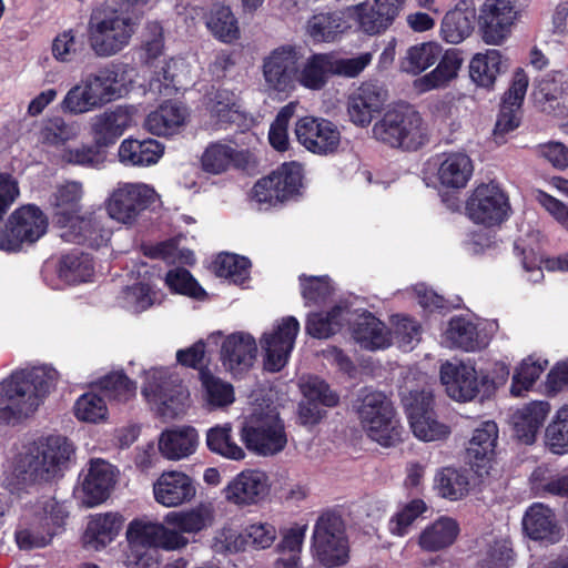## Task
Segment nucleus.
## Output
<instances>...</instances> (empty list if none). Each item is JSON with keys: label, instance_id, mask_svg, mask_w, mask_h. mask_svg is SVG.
Masks as SVG:
<instances>
[{"label": "nucleus", "instance_id": "24", "mask_svg": "<svg viewBox=\"0 0 568 568\" xmlns=\"http://www.w3.org/2000/svg\"><path fill=\"white\" fill-rule=\"evenodd\" d=\"M387 100V91L377 82L362 83L348 98L347 112L351 121L359 126L372 122Z\"/></svg>", "mask_w": 568, "mask_h": 568}, {"label": "nucleus", "instance_id": "1", "mask_svg": "<svg viewBox=\"0 0 568 568\" xmlns=\"http://www.w3.org/2000/svg\"><path fill=\"white\" fill-rule=\"evenodd\" d=\"M59 373L42 365L13 372L0 382V423L17 424L37 412Z\"/></svg>", "mask_w": 568, "mask_h": 568}, {"label": "nucleus", "instance_id": "26", "mask_svg": "<svg viewBox=\"0 0 568 568\" xmlns=\"http://www.w3.org/2000/svg\"><path fill=\"white\" fill-rule=\"evenodd\" d=\"M155 500L165 507H178L190 503L196 495L191 477L182 471H164L153 484Z\"/></svg>", "mask_w": 568, "mask_h": 568}, {"label": "nucleus", "instance_id": "56", "mask_svg": "<svg viewBox=\"0 0 568 568\" xmlns=\"http://www.w3.org/2000/svg\"><path fill=\"white\" fill-rule=\"evenodd\" d=\"M84 50V41L74 29L64 30L55 36L51 51L59 62L69 63L77 59Z\"/></svg>", "mask_w": 568, "mask_h": 568}, {"label": "nucleus", "instance_id": "47", "mask_svg": "<svg viewBox=\"0 0 568 568\" xmlns=\"http://www.w3.org/2000/svg\"><path fill=\"white\" fill-rule=\"evenodd\" d=\"M268 184L275 189L284 201L297 193L302 185V168L297 163H284L268 176L260 180V186Z\"/></svg>", "mask_w": 568, "mask_h": 568}, {"label": "nucleus", "instance_id": "57", "mask_svg": "<svg viewBox=\"0 0 568 568\" xmlns=\"http://www.w3.org/2000/svg\"><path fill=\"white\" fill-rule=\"evenodd\" d=\"M75 226H78L79 233H67L64 235L65 242L99 248L109 240L108 232L93 219L83 217L78 220Z\"/></svg>", "mask_w": 568, "mask_h": 568}, {"label": "nucleus", "instance_id": "45", "mask_svg": "<svg viewBox=\"0 0 568 568\" xmlns=\"http://www.w3.org/2000/svg\"><path fill=\"white\" fill-rule=\"evenodd\" d=\"M202 398L209 409L224 408L235 400L232 384L213 375L209 369H200Z\"/></svg>", "mask_w": 568, "mask_h": 568}, {"label": "nucleus", "instance_id": "55", "mask_svg": "<svg viewBox=\"0 0 568 568\" xmlns=\"http://www.w3.org/2000/svg\"><path fill=\"white\" fill-rule=\"evenodd\" d=\"M206 445L209 449L229 459L240 460L245 456L244 450L231 439V425L215 426L207 430Z\"/></svg>", "mask_w": 568, "mask_h": 568}, {"label": "nucleus", "instance_id": "51", "mask_svg": "<svg viewBox=\"0 0 568 568\" xmlns=\"http://www.w3.org/2000/svg\"><path fill=\"white\" fill-rule=\"evenodd\" d=\"M94 272L92 258L84 253H70L61 257L59 277L68 284L90 281Z\"/></svg>", "mask_w": 568, "mask_h": 568}, {"label": "nucleus", "instance_id": "46", "mask_svg": "<svg viewBox=\"0 0 568 568\" xmlns=\"http://www.w3.org/2000/svg\"><path fill=\"white\" fill-rule=\"evenodd\" d=\"M306 530V525H294L282 531V539L276 546L281 555L276 568H301L300 555Z\"/></svg>", "mask_w": 568, "mask_h": 568}, {"label": "nucleus", "instance_id": "10", "mask_svg": "<svg viewBox=\"0 0 568 568\" xmlns=\"http://www.w3.org/2000/svg\"><path fill=\"white\" fill-rule=\"evenodd\" d=\"M246 448L261 456H273L287 444L284 424L275 409L254 414L241 430Z\"/></svg>", "mask_w": 568, "mask_h": 568}, {"label": "nucleus", "instance_id": "19", "mask_svg": "<svg viewBox=\"0 0 568 568\" xmlns=\"http://www.w3.org/2000/svg\"><path fill=\"white\" fill-rule=\"evenodd\" d=\"M498 439V426L493 420L481 422L474 429L467 446V457L480 478L494 476L497 468L493 462Z\"/></svg>", "mask_w": 568, "mask_h": 568}, {"label": "nucleus", "instance_id": "53", "mask_svg": "<svg viewBox=\"0 0 568 568\" xmlns=\"http://www.w3.org/2000/svg\"><path fill=\"white\" fill-rule=\"evenodd\" d=\"M121 526V516L116 514L99 515L88 524L85 537L89 542H95V548L104 547L119 534Z\"/></svg>", "mask_w": 568, "mask_h": 568}, {"label": "nucleus", "instance_id": "5", "mask_svg": "<svg viewBox=\"0 0 568 568\" xmlns=\"http://www.w3.org/2000/svg\"><path fill=\"white\" fill-rule=\"evenodd\" d=\"M67 517L63 505L51 496H42L24 509L14 534L18 547L30 550L49 545Z\"/></svg>", "mask_w": 568, "mask_h": 568}, {"label": "nucleus", "instance_id": "61", "mask_svg": "<svg viewBox=\"0 0 568 568\" xmlns=\"http://www.w3.org/2000/svg\"><path fill=\"white\" fill-rule=\"evenodd\" d=\"M250 261L235 254H220L214 263L215 273L220 277L232 280L235 284H242L248 276Z\"/></svg>", "mask_w": 568, "mask_h": 568}, {"label": "nucleus", "instance_id": "6", "mask_svg": "<svg viewBox=\"0 0 568 568\" xmlns=\"http://www.w3.org/2000/svg\"><path fill=\"white\" fill-rule=\"evenodd\" d=\"M73 452L65 437L50 436L27 447L18 460V469L24 480L49 481L63 470Z\"/></svg>", "mask_w": 568, "mask_h": 568}, {"label": "nucleus", "instance_id": "41", "mask_svg": "<svg viewBox=\"0 0 568 568\" xmlns=\"http://www.w3.org/2000/svg\"><path fill=\"white\" fill-rule=\"evenodd\" d=\"M354 312L347 306H335L326 313H314L307 317L306 332L316 338H327L336 334L345 323L351 324Z\"/></svg>", "mask_w": 568, "mask_h": 568}, {"label": "nucleus", "instance_id": "23", "mask_svg": "<svg viewBox=\"0 0 568 568\" xmlns=\"http://www.w3.org/2000/svg\"><path fill=\"white\" fill-rule=\"evenodd\" d=\"M440 381L447 395L458 402L473 400L479 393V381L474 366L464 362H445Z\"/></svg>", "mask_w": 568, "mask_h": 568}, {"label": "nucleus", "instance_id": "64", "mask_svg": "<svg viewBox=\"0 0 568 568\" xmlns=\"http://www.w3.org/2000/svg\"><path fill=\"white\" fill-rule=\"evenodd\" d=\"M237 155L236 151L225 144H211L202 155V166L204 171L219 174L224 172Z\"/></svg>", "mask_w": 568, "mask_h": 568}, {"label": "nucleus", "instance_id": "12", "mask_svg": "<svg viewBox=\"0 0 568 568\" xmlns=\"http://www.w3.org/2000/svg\"><path fill=\"white\" fill-rule=\"evenodd\" d=\"M520 16L517 0H488L480 8L478 18L485 43L500 45L510 36Z\"/></svg>", "mask_w": 568, "mask_h": 568}, {"label": "nucleus", "instance_id": "11", "mask_svg": "<svg viewBox=\"0 0 568 568\" xmlns=\"http://www.w3.org/2000/svg\"><path fill=\"white\" fill-rule=\"evenodd\" d=\"M155 197L154 189L148 184L122 182L109 195L105 209L111 219L131 225Z\"/></svg>", "mask_w": 568, "mask_h": 568}, {"label": "nucleus", "instance_id": "48", "mask_svg": "<svg viewBox=\"0 0 568 568\" xmlns=\"http://www.w3.org/2000/svg\"><path fill=\"white\" fill-rule=\"evenodd\" d=\"M503 57L498 50L477 53L470 61L469 75L479 87H493L497 75L503 71Z\"/></svg>", "mask_w": 568, "mask_h": 568}, {"label": "nucleus", "instance_id": "13", "mask_svg": "<svg viewBox=\"0 0 568 568\" xmlns=\"http://www.w3.org/2000/svg\"><path fill=\"white\" fill-rule=\"evenodd\" d=\"M300 54L292 45L272 50L262 61V73L267 90L288 93L297 83Z\"/></svg>", "mask_w": 568, "mask_h": 568}, {"label": "nucleus", "instance_id": "58", "mask_svg": "<svg viewBox=\"0 0 568 568\" xmlns=\"http://www.w3.org/2000/svg\"><path fill=\"white\" fill-rule=\"evenodd\" d=\"M546 445L557 455L568 453V405L561 407L546 428Z\"/></svg>", "mask_w": 568, "mask_h": 568}, {"label": "nucleus", "instance_id": "18", "mask_svg": "<svg viewBox=\"0 0 568 568\" xmlns=\"http://www.w3.org/2000/svg\"><path fill=\"white\" fill-rule=\"evenodd\" d=\"M298 331V321L287 316L272 333L264 334L261 344L265 352L264 366L267 371L278 372L286 365Z\"/></svg>", "mask_w": 568, "mask_h": 568}, {"label": "nucleus", "instance_id": "44", "mask_svg": "<svg viewBox=\"0 0 568 568\" xmlns=\"http://www.w3.org/2000/svg\"><path fill=\"white\" fill-rule=\"evenodd\" d=\"M444 343L452 348L475 352L481 348L476 325L463 316L452 317L444 333Z\"/></svg>", "mask_w": 568, "mask_h": 568}, {"label": "nucleus", "instance_id": "14", "mask_svg": "<svg viewBox=\"0 0 568 568\" xmlns=\"http://www.w3.org/2000/svg\"><path fill=\"white\" fill-rule=\"evenodd\" d=\"M48 219L43 212L34 205H26L9 219L7 230L0 235V248L17 251L24 242L34 243L45 232Z\"/></svg>", "mask_w": 568, "mask_h": 568}, {"label": "nucleus", "instance_id": "8", "mask_svg": "<svg viewBox=\"0 0 568 568\" xmlns=\"http://www.w3.org/2000/svg\"><path fill=\"white\" fill-rule=\"evenodd\" d=\"M357 408L361 424L371 439L384 447L402 440L403 428L395 418L392 400L382 392L365 389Z\"/></svg>", "mask_w": 568, "mask_h": 568}, {"label": "nucleus", "instance_id": "35", "mask_svg": "<svg viewBox=\"0 0 568 568\" xmlns=\"http://www.w3.org/2000/svg\"><path fill=\"white\" fill-rule=\"evenodd\" d=\"M164 153V146L156 140L126 139L119 148L120 162L133 166H149L158 163Z\"/></svg>", "mask_w": 568, "mask_h": 568}, {"label": "nucleus", "instance_id": "39", "mask_svg": "<svg viewBox=\"0 0 568 568\" xmlns=\"http://www.w3.org/2000/svg\"><path fill=\"white\" fill-rule=\"evenodd\" d=\"M474 171L470 158L463 152L444 154L437 176L439 182L452 189L465 187Z\"/></svg>", "mask_w": 568, "mask_h": 568}, {"label": "nucleus", "instance_id": "49", "mask_svg": "<svg viewBox=\"0 0 568 568\" xmlns=\"http://www.w3.org/2000/svg\"><path fill=\"white\" fill-rule=\"evenodd\" d=\"M332 75L328 53H317L311 55L306 62L298 64L297 82L310 90L323 89Z\"/></svg>", "mask_w": 568, "mask_h": 568}, {"label": "nucleus", "instance_id": "63", "mask_svg": "<svg viewBox=\"0 0 568 568\" xmlns=\"http://www.w3.org/2000/svg\"><path fill=\"white\" fill-rule=\"evenodd\" d=\"M439 493L450 499H459L468 491L467 476L455 468H444L437 477Z\"/></svg>", "mask_w": 568, "mask_h": 568}, {"label": "nucleus", "instance_id": "60", "mask_svg": "<svg viewBox=\"0 0 568 568\" xmlns=\"http://www.w3.org/2000/svg\"><path fill=\"white\" fill-rule=\"evenodd\" d=\"M206 24L215 37L225 42H231L239 37L237 21L229 7L215 8Z\"/></svg>", "mask_w": 568, "mask_h": 568}, {"label": "nucleus", "instance_id": "7", "mask_svg": "<svg viewBox=\"0 0 568 568\" xmlns=\"http://www.w3.org/2000/svg\"><path fill=\"white\" fill-rule=\"evenodd\" d=\"M151 409L164 420L182 416L189 406V392L178 375L168 368H151L144 374L141 390Z\"/></svg>", "mask_w": 568, "mask_h": 568}, {"label": "nucleus", "instance_id": "33", "mask_svg": "<svg viewBox=\"0 0 568 568\" xmlns=\"http://www.w3.org/2000/svg\"><path fill=\"white\" fill-rule=\"evenodd\" d=\"M80 128L60 115L42 119L36 126L37 143L43 149H61L79 136Z\"/></svg>", "mask_w": 568, "mask_h": 568}, {"label": "nucleus", "instance_id": "40", "mask_svg": "<svg viewBox=\"0 0 568 568\" xmlns=\"http://www.w3.org/2000/svg\"><path fill=\"white\" fill-rule=\"evenodd\" d=\"M213 511L206 505H200L189 510L171 511L164 517V523L185 537L195 535L212 525Z\"/></svg>", "mask_w": 568, "mask_h": 568}, {"label": "nucleus", "instance_id": "15", "mask_svg": "<svg viewBox=\"0 0 568 568\" xmlns=\"http://www.w3.org/2000/svg\"><path fill=\"white\" fill-rule=\"evenodd\" d=\"M403 404L408 415L414 435L424 440L433 442L445 438L449 429L438 423L432 409L433 395L429 390H410L403 396Z\"/></svg>", "mask_w": 568, "mask_h": 568}, {"label": "nucleus", "instance_id": "42", "mask_svg": "<svg viewBox=\"0 0 568 568\" xmlns=\"http://www.w3.org/2000/svg\"><path fill=\"white\" fill-rule=\"evenodd\" d=\"M437 67L429 73L415 80L414 85L420 92L445 87L457 77L462 59L455 50H448L437 61Z\"/></svg>", "mask_w": 568, "mask_h": 568}, {"label": "nucleus", "instance_id": "38", "mask_svg": "<svg viewBox=\"0 0 568 568\" xmlns=\"http://www.w3.org/2000/svg\"><path fill=\"white\" fill-rule=\"evenodd\" d=\"M548 413L549 405L546 402H534L517 410L513 415L516 436L525 444H532Z\"/></svg>", "mask_w": 568, "mask_h": 568}, {"label": "nucleus", "instance_id": "59", "mask_svg": "<svg viewBox=\"0 0 568 568\" xmlns=\"http://www.w3.org/2000/svg\"><path fill=\"white\" fill-rule=\"evenodd\" d=\"M343 30V18L336 12L318 13L308 21V33L316 41H334Z\"/></svg>", "mask_w": 568, "mask_h": 568}, {"label": "nucleus", "instance_id": "25", "mask_svg": "<svg viewBox=\"0 0 568 568\" xmlns=\"http://www.w3.org/2000/svg\"><path fill=\"white\" fill-rule=\"evenodd\" d=\"M132 108L118 105L94 115L90 130L95 146H109L132 124Z\"/></svg>", "mask_w": 568, "mask_h": 568}, {"label": "nucleus", "instance_id": "43", "mask_svg": "<svg viewBox=\"0 0 568 568\" xmlns=\"http://www.w3.org/2000/svg\"><path fill=\"white\" fill-rule=\"evenodd\" d=\"M437 67L429 73L415 80L414 85L420 92L445 87L457 77L462 59L455 50H448L437 61Z\"/></svg>", "mask_w": 568, "mask_h": 568}, {"label": "nucleus", "instance_id": "9", "mask_svg": "<svg viewBox=\"0 0 568 568\" xmlns=\"http://www.w3.org/2000/svg\"><path fill=\"white\" fill-rule=\"evenodd\" d=\"M315 560L324 568L344 566L349 558L345 525L339 515L323 513L316 520L312 536Z\"/></svg>", "mask_w": 568, "mask_h": 568}, {"label": "nucleus", "instance_id": "17", "mask_svg": "<svg viewBox=\"0 0 568 568\" xmlns=\"http://www.w3.org/2000/svg\"><path fill=\"white\" fill-rule=\"evenodd\" d=\"M466 210L470 220L485 226L503 223L510 205L505 193L493 183L478 185L467 201Z\"/></svg>", "mask_w": 568, "mask_h": 568}, {"label": "nucleus", "instance_id": "36", "mask_svg": "<svg viewBox=\"0 0 568 568\" xmlns=\"http://www.w3.org/2000/svg\"><path fill=\"white\" fill-rule=\"evenodd\" d=\"M197 445V432L191 426L163 432L159 439V450L170 460H180L192 455Z\"/></svg>", "mask_w": 568, "mask_h": 568}, {"label": "nucleus", "instance_id": "29", "mask_svg": "<svg viewBox=\"0 0 568 568\" xmlns=\"http://www.w3.org/2000/svg\"><path fill=\"white\" fill-rule=\"evenodd\" d=\"M266 476L257 470H245L233 478L224 489L225 498L236 505L258 503L267 494Z\"/></svg>", "mask_w": 568, "mask_h": 568}, {"label": "nucleus", "instance_id": "34", "mask_svg": "<svg viewBox=\"0 0 568 568\" xmlns=\"http://www.w3.org/2000/svg\"><path fill=\"white\" fill-rule=\"evenodd\" d=\"M523 528L526 535L535 540L557 541L560 535L554 511L546 505L536 503L525 513Z\"/></svg>", "mask_w": 568, "mask_h": 568}, {"label": "nucleus", "instance_id": "27", "mask_svg": "<svg viewBox=\"0 0 568 568\" xmlns=\"http://www.w3.org/2000/svg\"><path fill=\"white\" fill-rule=\"evenodd\" d=\"M257 345L247 333L237 332L225 337L221 345V361L225 369L236 374L247 371L256 358Z\"/></svg>", "mask_w": 568, "mask_h": 568}, {"label": "nucleus", "instance_id": "54", "mask_svg": "<svg viewBox=\"0 0 568 568\" xmlns=\"http://www.w3.org/2000/svg\"><path fill=\"white\" fill-rule=\"evenodd\" d=\"M442 57V47L434 42L422 43L407 50L403 69L412 74H418L434 65Z\"/></svg>", "mask_w": 568, "mask_h": 568}, {"label": "nucleus", "instance_id": "37", "mask_svg": "<svg viewBox=\"0 0 568 568\" xmlns=\"http://www.w3.org/2000/svg\"><path fill=\"white\" fill-rule=\"evenodd\" d=\"M186 111L175 102H165L151 112L144 122L145 129L155 135H173L185 124Z\"/></svg>", "mask_w": 568, "mask_h": 568}, {"label": "nucleus", "instance_id": "4", "mask_svg": "<svg viewBox=\"0 0 568 568\" xmlns=\"http://www.w3.org/2000/svg\"><path fill=\"white\" fill-rule=\"evenodd\" d=\"M372 131L376 140L405 151H416L429 140L427 124L420 113L408 104L386 110Z\"/></svg>", "mask_w": 568, "mask_h": 568}, {"label": "nucleus", "instance_id": "28", "mask_svg": "<svg viewBox=\"0 0 568 568\" xmlns=\"http://www.w3.org/2000/svg\"><path fill=\"white\" fill-rule=\"evenodd\" d=\"M115 483V474L111 464L102 459H92L82 481L83 504L93 507L103 503L110 495Z\"/></svg>", "mask_w": 568, "mask_h": 568}, {"label": "nucleus", "instance_id": "52", "mask_svg": "<svg viewBox=\"0 0 568 568\" xmlns=\"http://www.w3.org/2000/svg\"><path fill=\"white\" fill-rule=\"evenodd\" d=\"M357 22L362 31L377 34L385 31L396 19L377 3H361L356 7Z\"/></svg>", "mask_w": 568, "mask_h": 568}, {"label": "nucleus", "instance_id": "16", "mask_svg": "<svg viewBox=\"0 0 568 568\" xmlns=\"http://www.w3.org/2000/svg\"><path fill=\"white\" fill-rule=\"evenodd\" d=\"M297 142L317 155H331L338 151L341 131L332 121L324 118L303 116L295 123Z\"/></svg>", "mask_w": 568, "mask_h": 568}, {"label": "nucleus", "instance_id": "21", "mask_svg": "<svg viewBox=\"0 0 568 568\" xmlns=\"http://www.w3.org/2000/svg\"><path fill=\"white\" fill-rule=\"evenodd\" d=\"M304 399L298 405V419L302 425L317 424L325 415L324 407H333L338 397L318 377H310L301 384Z\"/></svg>", "mask_w": 568, "mask_h": 568}, {"label": "nucleus", "instance_id": "31", "mask_svg": "<svg viewBox=\"0 0 568 568\" xmlns=\"http://www.w3.org/2000/svg\"><path fill=\"white\" fill-rule=\"evenodd\" d=\"M98 109L121 97L120 70L109 64L82 79Z\"/></svg>", "mask_w": 568, "mask_h": 568}, {"label": "nucleus", "instance_id": "2", "mask_svg": "<svg viewBox=\"0 0 568 568\" xmlns=\"http://www.w3.org/2000/svg\"><path fill=\"white\" fill-rule=\"evenodd\" d=\"M129 549L125 564L129 568H158V548L180 550L190 540L165 523L152 521L148 518L132 520L126 529Z\"/></svg>", "mask_w": 568, "mask_h": 568}, {"label": "nucleus", "instance_id": "50", "mask_svg": "<svg viewBox=\"0 0 568 568\" xmlns=\"http://www.w3.org/2000/svg\"><path fill=\"white\" fill-rule=\"evenodd\" d=\"M458 531V525L454 519L440 518L422 532L419 545L427 551H438L450 546Z\"/></svg>", "mask_w": 568, "mask_h": 568}, {"label": "nucleus", "instance_id": "62", "mask_svg": "<svg viewBox=\"0 0 568 568\" xmlns=\"http://www.w3.org/2000/svg\"><path fill=\"white\" fill-rule=\"evenodd\" d=\"M209 109L216 124L233 123L240 118L236 97L227 90H217L210 100Z\"/></svg>", "mask_w": 568, "mask_h": 568}, {"label": "nucleus", "instance_id": "3", "mask_svg": "<svg viewBox=\"0 0 568 568\" xmlns=\"http://www.w3.org/2000/svg\"><path fill=\"white\" fill-rule=\"evenodd\" d=\"M134 30L135 23L129 13L99 3L92 8L87 24L90 49L98 58L114 57L129 45Z\"/></svg>", "mask_w": 568, "mask_h": 568}, {"label": "nucleus", "instance_id": "20", "mask_svg": "<svg viewBox=\"0 0 568 568\" xmlns=\"http://www.w3.org/2000/svg\"><path fill=\"white\" fill-rule=\"evenodd\" d=\"M532 98L542 112L568 115V73L555 71L536 79Z\"/></svg>", "mask_w": 568, "mask_h": 568}, {"label": "nucleus", "instance_id": "30", "mask_svg": "<svg viewBox=\"0 0 568 568\" xmlns=\"http://www.w3.org/2000/svg\"><path fill=\"white\" fill-rule=\"evenodd\" d=\"M476 8L474 0H458L454 9L448 11L440 27V32L448 43H460L468 38L475 28Z\"/></svg>", "mask_w": 568, "mask_h": 568}, {"label": "nucleus", "instance_id": "32", "mask_svg": "<svg viewBox=\"0 0 568 568\" xmlns=\"http://www.w3.org/2000/svg\"><path fill=\"white\" fill-rule=\"evenodd\" d=\"M354 341L368 351L385 348L390 344V334L385 324L369 312H363L352 318Z\"/></svg>", "mask_w": 568, "mask_h": 568}, {"label": "nucleus", "instance_id": "22", "mask_svg": "<svg viewBox=\"0 0 568 568\" xmlns=\"http://www.w3.org/2000/svg\"><path fill=\"white\" fill-rule=\"evenodd\" d=\"M528 88V78L523 69H517L509 89L505 92L494 129L496 139L519 126L521 104Z\"/></svg>", "mask_w": 568, "mask_h": 568}]
</instances>
